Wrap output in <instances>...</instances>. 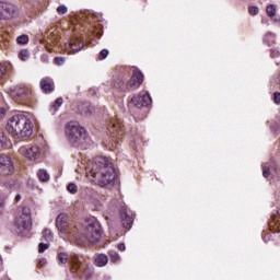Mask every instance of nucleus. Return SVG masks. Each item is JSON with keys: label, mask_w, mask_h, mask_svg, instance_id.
I'll list each match as a JSON object with an SVG mask.
<instances>
[{"label": "nucleus", "mask_w": 280, "mask_h": 280, "mask_svg": "<svg viewBox=\"0 0 280 280\" xmlns=\"http://www.w3.org/2000/svg\"><path fill=\"white\" fill-rule=\"evenodd\" d=\"M0 165L3 167V174H11L14 166H12V160L8 155H0Z\"/></svg>", "instance_id": "nucleus-16"}, {"label": "nucleus", "mask_w": 280, "mask_h": 280, "mask_svg": "<svg viewBox=\"0 0 280 280\" xmlns=\"http://www.w3.org/2000/svg\"><path fill=\"white\" fill-rule=\"evenodd\" d=\"M1 40H3V36L0 35V43H1Z\"/></svg>", "instance_id": "nucleus-44"}, {"label": "nucleus", "mask_w": 280, "mask_h": 280, "mask_svg": "<svg viewBox=\"0 0 280 280\" xmlns=\"http://www.w3.org/2000/svg\"><path fill=\"white\" fill-rule=\"evenodd\" d=\"M120 220L124 229L130 230L132 228V223L135 222V215L132 214V211L128 210L127 208H121Z\"/></svg>", "instance_id": "nucleus-11"}, {"label": "nucleus", "mask_w": 280, "mask_h": 280, "mask_svg": "<svg viewBox=\"0 0 280 280\" xmlns=\"http://www.w3.org/2000/svg\"><path fill=\"white\" fill-rule=\"evenodd\" d=\"M248 13L252 16H257V14H259V8L258 7H249L248 8Z\"/></svg>", "instance_id": "nucleus-28"}, {"label": "nucleus", "mask_w": 280, "mask_h": 280, "mask_svg": "<svg viewBox=\"0 0 280 280\" xmlns=\"http://www.w3.org/2000/svg\"><path fill=\"white\" fill-rule=\"evenodd\" d=\"M3 77V69L0 68V78Z\"/></svg>", "instance_id": "nucleus-43"}, {"label": "nucleus", "mask_w": 280, "mask_h": 280, "mask_svg": "<svg viewBox=\"0 0 280 280\" xmlns=\"http://www.w3.org/2000/svg\"><path fill=\"white\" fill-rule=\"evenodd\" d=\"M16 14V7L10 2L0 0V19H12Z\"/></svg>", "instance_id": "nucleus-10"}, {"label": "nucleus", "mask_w": 280, "mask_h": 280, "mask_svg": "<svg viewBox=\"0 0 280 280\" xmlns=\"http://www.w3.org/2000/svg\"><path fill=\"white\" fill-rule=\"evenodd\" d=\"M30 40V38L27 37V35H21L16 38V43L19 45H26V43Z\"/></svg>", "instance_id": "nucleus-26"}, {"label": "nucleus", "mask_w": 280, "mask_h": 280, "mask_svg": "<svg viewBox=\"0 0 280 280\" xmlns=\"http://www.w3.org/2000/svg\"><path fill=\"white\" fill-rule=\"evenodd\" d=\"M63 100L62 97H59L55 101V103L52 104V108L55 110H57V108H60V106H62Z\"/></svg>", "instance_id": "nucleus-30"}, {"label": "nucleus", "mask_w": 280, "mask_h": 280, "mask_svg": "<svg viewBox=\"0 0 280 280\" xmlns=\"http://www.w3.org/2000/svg\"><path fill=\"white\" fill-rule=\"evenodd\" d=\"M82 47H84V45L78 39L69 43V49L72 54H78V51L82 50Z\"/></svg>", "instance_id": "nucleus-17"}, {"label": "nucleus", "mask_w": 280, "mask_h": 280, "mask_svg": "<svg viewBox=\"0 0 280 280\" xmlns=\"http://www.w3.org/2000/svg\"><path fill=\"white\" fill-rule=\"evenodd\" d=\"M95 264L100 268H103V266H106V264H108V256H106L105 254L97 255L95 258Z\"/></svg>", "instance_id": "nucleus-18"}, {"label": "nucleus", "mask_w": 280, "mask_h": 280, "mask_svg": "<svg viewBox=\"0 0 280 280\" xmlns=\"http://www.w3.org/2000/svg\"><path fill=\"white\" fill-rule=\"evenodd\" d=\"M275 39H276L275 34L266 33V35H265V43H267V45H269V46L273 45Z\"/></svg>", "instance_id": "nucleus-22"}, {"label": "nucleus", "mask_w": 280, "mask_h": 280, "mask_svg": "<svg viewBox=\"0 0 280 280\" xmlns=\"http://www.w3.org/2000/svg\"><path fill=\"white\" fill-rule=\"evenodd\" d=\"M65 135L67 141L75 148L82 145V143L86 141L88 137L86 129H84V127H81L80 122L73 120L66 124Z\"/></svg>", "instance_id": "nucleus-3"}, {"label": "nucleus", "mask_w": 280, "mask_h": 280, "mask_svg": "<svg viewBox=\"0 0 280 280\" xmlns=\"http://www.w3.org/2000/svg\"><path fill=\"white\" fill-rule=\"evenodd\" d=\"M39 86L43 93H54V89H55L54 80L49 77L42 79L39 82Z\"/></svg>", "instance_id": "nucleus-15"}, {"label": "nucleus", "mask_w": 280, "mask_h": 280, "mask_svg": "<svg viewBox=\"0 0 280 280\" xmlns=\"http://www.w3.org/2000/svg\"><path fill=\"white\" fill-rule=\"evenodd\" d=\"M268 16H275L277 14V7L275 4H270L267 7Z\"/></svg>", "instance_id": "nucleus-23"}, {"label": "nucleus", "mask_w": 280, "mask_h": 280, "mask_svg": "<svg viewBox=\"0 0 280 280\" xmlns=\"http://www.w3.org/2000/svg\"><path fill=\"white\" fill-rule=\"evenodd\" d=\"M143 84V73L141 71H133L130 80L126 83V86L124 88V81L118 80L115 81L114 86L115 89H121L122 91H137L139 86Z\"/></svg>", "instance_id": "nucleus-6"}, {"label": "nucleus", "mask_w": 280, "mask_h": 280, "mask_svg": "<svg viewBox=\"0 0 280 280\" xmlns=\"http://www.w3.org/2000/svg\"><path fill=\"white\" fill-rule=\"evenodd\" d=\"M43 237L46 240V242H51L54 240V234L51 233V230L45 229L43 232Z\"/></svg>", "instance_id": "nucleus-21"}, {"label": "nucleus", "mask_w": 280, "mask_h": 280, "mask_svg": "<svg viewBox=\"0 0 280 280\" xmlns=\"http://www.w3.org/2000/svg\"><path fill=\"white\" fill-rule=\"evenodd\" d=\"M10 95L13 100H20V102H30L34 97L32 88L30 85L20 84L10 89Z\"/></svg>", "instance_id": "nucleus-7"}, {"label": "nucleus", "mask_w": 280, "mask_h": 280, "mask_svg": "<svg viewBox=\"0 0 280 280\" xmlns=\"http://www.w3.org/2000/svg\"><path fill=\"white\" fill-rule=\"evenodd\" d=\"M19 200H21V195L15 196V202H19Z\"/></svg>", "instance_id": "nucleus-42"}, {"label": "nucleus", "mask_w": 280, "mask_h": 280, "mask_svg": "<svg viewBox=\"0 0 280 280\" xmlns=\"http://www.w3.org/2000/svg\"><path fill=\"white\" fill-rule=\"evenodd\" d=\"M118 250H121V252L126 250V244L124 243L118 244Z\"/></svg>", "instance_id": "nucleus-38"}, {"label": "nucleus", "mask_w": 280, "mask_h": 280, "mask_svg": "<svg viewBox=\"0 0 280 280\" xmlns=\"http://www.w3.org/2000/svg\"><path fill=\"white\" fill-rule=\"evenodd\" d=\"M7 130L16 139L32 137V121L25 115H15L9 119Z\"/></svg>", "instance_id": "nucleus-2"}, {"label": "nucleus", "mask_w": 280, "mask_h": 280, "mask_svg": "<svg viewBox=\"0 0 280 280\" xmlns=\"http://www.w3.org/2000/svg\"><path fill=\"white\" fill-rule=\"evenodd\" d=\"M90 175L95 178L101 187H106L115 182V167L108 159L101 156L96 158L90 170Z\"/></svg>", "instance_id": "nucleus-1"}, {"label": "nucleus", "mask_w": 280, "mask_h": 280, "mask_svg": "<svg viewBox=\"0 0 280 280\" xmlns=\"http://www.w3.org/2000/svg\"><path fill=\"white\" fill-rule=\"evenodd\" d=\"M58 261H60V264H67L68 261H70L72 270H74V272H78V270H82V268H84V258L75 254L70 256L69 258V255H67V253H59Z\"/></svg>", "instance_id": "nucleus-8"}, {"label": "nucleus", "mask_w": 280, "mask_h": 280, "mask_svg": "<svg viewBox=\"0 0 280 280\" xmlns=\"http://www.w3.org/2000/svg\"><path fill=\"white\" fill-rule=\"evenodd\" d=\"M271 56H272V58H279V56H280L279 50L272 48V49H271Z\"/></svg>", "instance_id": "nucleus-35"}, {"label": "nucleus", "mask_w": 280, "mask_h": 280, "mask_svg": "<svg viewBox=\"0 0 280 280\" xmlns=\"http://www.w3.org/2000/svg\"><path fill=\"white\" fill-rule=\"evenodd\" d=\"M109 257H110V261H113V264H117V261H119L121 259V257H119V254H117V252H109Z\"/></svg>", "instance_id": "nucleus-25"}, {"label": "nucleus", "mask_w": 280, "mask_h": 280, "mask_svg": "<svg viewBox=\"0 0 280 280\" xmlns=\"http://www.w3.org/2000/svg\"><path fill=\"white\" fill-rule=\"evenodd\" d=\"M101 236L102 226L100 225V222H97V220L92 219L86 222L82 236L75 237V240L79 246H84L86 242H90V244H97V242H100Z\"/></svg>", "instance_id": "nucleus-4"}, {"label": "nucleus", "mask_w": 280, "mask_h": 280, "mask_svg": "<svg viewBox=\"0 0 280 280\" xmlns=\"http://www.w3.org/2000/svg\"><path fill=\"white\" fill-rule=\"evenodd\" d=\"M67 189L70 194H78V186L73 183L69 184Z\"/></svg>", "instance_id": "nucleus-29"}, {"label": "nucleus", "mask_w": 280, "mask_h": 280, "mask_svg": "<svg viewBox=\"0 0 280 280\" xmlns=\"http://www.w3.org/2000/svg\"><path fill=\"white\" fill-rule=\"evenodd\" d=\"M57 12L58 14H67V12H69V9L67 8V5H59L57 8Z\"/></svg>", "instance_id": "nucleus-31"}, {"label": "nucleus", "mask_w": 280, "mask_h": 280, "mask_svg": "<svg viewBox=\"0 0 280 280\" xmlns=\"http://www.w3.org/2000/svg\"><path fill=\"white\" fill-rule=\"evenodd\" d=\"M19 58L23 61V62H25V61H27V59L30 58V51H27V50H21L20 52H19Z\"/></svg>", "instance_id": "nucleus-24"}, {"label": "nucleus", "mask_w": 280, "mask_h": 280, "mask_svg": "<svg viewBox=\"0 0 280 280\" xmlns=\"http://www.w3.org/2000/svg\"><path fill=\"white\" fill-rule=\"evenodd\" d=\"M108 54H110L108 49L101 50L98 54V60H106V58H108Z\"/></svg>", "instance_id": "nucleus-27"}, {"label": "nucleus", "mask_w": 280, "mask_h": 280, "mask_svg": "<svg viewBox=\"0 0 280 280\" xmlns=\"http://www.w3.org/2000/svg\"><path fill=\"white\" fill-rule=\"evenodd\" d=\"M56 226L60 233H63V235H69V233H71V228L69 226V223H67L66 213H61L57 217Z\"/></svg>", "instance_id": "nucleus-13"}, {"label": "nucleus", "mask_w": 280, "mask_h": 280, "mask_svg": "<svg viewBox=\"0 0 280 280\" xmlns=\"http://www.w3.org/2000/svg\"><path fill=\"white\" fill-rule=\"evenodd\" d=\"M3 143V133H0V145Z\"/></svg>", "instance_id": "nucleus-41"}, {"label": "nucleus", "mask_w": 280, "mask_h": 280, "mask_svg": "<svg viewBox=\"0 0 280 280\" xmlns=\"http://www.w3.org/2000/svg\"><path fill=\"white\" fill-rule=\"evenodd\" d=\"M270 226H277L278 233H280V209H278L277 214L273 217Z\"/></svg>", "instance_id": "nucleus-20"}, {"label": "nucleus", "mask_w": 280, "mask_h": 280, "mask_svg": "<svg viewBox=\"0 0 280 280\" xmlns=\"http://www.w3.org/2000/svg\"><path fill=\"white\" fill-rule=\"evenodd\" d=\"M3 205H4L3 199L0 198V215L1 213H3Z\"/></svg>", "instance_id": "nucleus-39"}, {"label": "nucleus", "mask_w": 280, "mask_h": 280, "mask_svg": "<svg viewBox=\"0 0 280 280\" xmlns=\"http://www.w3.org/2000/svg\"><path fill=\"white\" fill-rule=\"evenodd\" d=\"M152 104V97H150V93L142 92L131 98L130 106L135 108H143L145 106H150Z\"/></svg>", "instance_id": "nucleus-9"}, {"label": "nucleus", "mask_w": 280, "mask_h": 280, "mask_svg": "<svg viewBox=\"0 0 280 280\" xmlns=\"http://www.w3.org/2000/svg\"><path fill=\"white\" fill-rule=\"evenodd\" d=\"M47 248H49V244L47 243H39L38 245V253H44L47 250Z\"/></svg>", "instance_id": "nucleus-33"}, {"label": "nucleus", "mask_w": 280, "mask_h": 280, "mask_svg": "<svg viewBox=\"0 0 280 280\" xmlns=\"http://www.w3.org/2000/svg\"><path fill=\"white\" fill-rule=\"evenodd\" d=\"M262 176L265 178H268V176H270V167L268 166H262Z\"/></svg>", "instance_id": "nucleus-34"}, {"label": "nucleus", "mask_w": 280, "mask_h": 280, "mask_svg": "<svg viewBox=\"0 0 280 280\" xmlns=\"http://www.w3.org/2000/svg\"><path fill=\"white\" fill-rule=\"evenodd\" d=\"M2 115H5V108H0V118L2 117Z\"/></svg>", "instance_id": "nucleus-40"}, {"label": "nucleus", "mask_w": 280, "mask_h": 280, "mask_svg": "<svg viewBox=\"0 0 280 280\" xmlns=\"http://www.w3.org/2000/svg\"><path fill=\"white\" fill-rule=\"evenodd\" d=\"M37 176H38V179L42 182V183H48L49 182V173H47L45 170H39L37 172Z\"/></svg>", "instance_id": "nucleus-19"}, {"label": "nucleus", "mask_w": 280, "mask_h": 280, "mask_svg": "<svg viewBox=\"0 0 280 280\" xmlns=\"http://www.w3.org/2000/svg\"><path fill=\"white\" fill-rule=\"evenodd\" d=\"M20 152L26 156L30 161H37V159H40L42 151L38 145H33L28 149L25 147H22L20 149Z\"/></svg>", "instance_id": "nucleus-12"}, {"label": "nucleus", "mask_w": 280, "mask_h": 280, "mask_svg": "<svg viewBox=\"0 0 280 280\" xmlns=\"http://www.w3.org/2000/svg\"><path fill=\"white\" fill-rule=\"evenodd\" d=\"M14 226L19 233L30 231L32 229V212L30 208H22L14 220Z\"/></svg>", "instance_id": "nucleus-5"}, {"label": "nucleus", "mask_w": 280, "mask_h": 280, "mask_svg": "<svg viewBox=\"0 0 280 280\" xmlns=\"http://www.w3.org/2000/svg\"><path fill=\"white\" fill-rule=\"evenodd\" d=\"M38 266H45V264H47V259L45 258H39L37 261Z\"/></svg>", "instance_id": "nucleus-37"}, {"label": "nucleus", "mask_w": 280, "mask_h": 280, "mask_svg": "<svg viewBox=\"0 0 280 280\" xmlns=\"http://www.w3.org/2000/svg\"><path fill=\"white\" fill-rule=\"evenodd\" d=\"M108 132L114 138H119L124 135V128L121 127V122L119 120H112L108 125Z\"/></svg>", "instance_id": "nucleus-14"}, {"label": "nucleus", "mask_w": 280, "mask_h": 280, "mask_svg": "<svg viewBox=\"0 0 280 280\" xmlns=\"http://www.w3.org/2000/svg\"><path fill=\"white\" fill-rule=\"evenodd\" d=\"M273 101H275L276 104H280V93H277V92H276V93L273 94Z\"/></svg>", "instance_id": "nucleus-36"}, {"label": "nucleus", "mask_w": 280, "mask_h": 280, "mask_svg": "<svg viewBox=\"0 0 280 280\" xmlns=\"http://www.w3.org/2000/svg\"><path fill=\"white\" fill-rule=\"evenodd\" d=\"M1 261H2V260H1V257H0V264H1Z\"/></svg>", "instance_id": "nucleus-45"}, {"label": "nucleus", "mask_w": 280, "mask_h": 280, "mask_svg": "<svg viewBox=\"0 0 280 280\" xmlns=\"http://www.w3.org/2000/svg\"><path fill=\"white\" fill-rule=\"evenodd\" d=\"M66 59L65 57H56L55 58V65H57L58 67H62V65H65Z\"/></svg>", "instance_id": "nucleus-32"}]
</instances>
